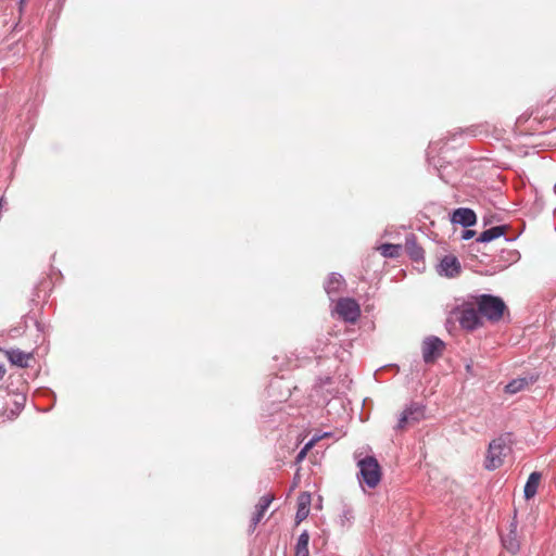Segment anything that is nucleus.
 I'll use <instances>...</instances> for the list:
<instances>
[{"mask_svg": "<svg viewBox=\"0 0 556 556\" xmlns=\"http://www.w3.org/2000/svg\"><path fill=\"white\" fill-rule=\"evenodd\" d=\"M359 472L357 475L361 484L369 489L376 488L381 481V467L375 456L368 455L357 462Z\"/></svg>", "mask_w": 556, "mask_h": 556, "instance_id": "obj_3", "label": "nucleus"}, {"mask_svg": "<svg viewBox=\"0 0 556 556\" xmlns=\"http://www.w3.org/2000/svg\"><path fill=\"white\" fill-rule=\"evenodd\" d=\"M475 303L479 308L481 317H485L489 321H498L506 311L505 302L496 295L481 294L475 296Z\"/></svg>", "mask_w": 556, "mask_h": 556, "instance_id": "obj_2", "label": "nucleus"}, {"mask_svg": "<svg viewBox=\"0 0 556 556\" xmlns=\"http://www.w3.org/2000/svg\"><path fill=\"white\" fill-rule=\"evenodd\" d=\"M25 402H26V396L24 394H17L13 402V408H11L8 414V418L14 419L15 417H17L18 414L24 408Z\"/></svg>", "mask_w": 556, "mask_h": 556, "instance_id": "obj_20", "label": "nucleus"}, {"mask_svg": "<svg viewBox=\"0 0 556 556\" xmlns=\"http://www.w3.org/2000/svg\"><path fill=\"white\" fill-rule=\"evenodd\" d=\"M4 374H5V369H4L3 365L0 364V380L3 378Z\"/></svg>", "mask_w": 556, "mask_h": 556, "instance_id": "obj_25", "label": "nucleus"}, {"mask_svg": "<svg viewBox=\"0 0 556 556\" xmlns=\"http://www.w3.org/2000/svg\"><path fill=\"white\" fill-rule=\"evenodd\" d=\"M26 0H18L20 7H22L25 3Z\"/></svg>", "mask_w": 556, "mask_h": 556, "instance_id": "obj_26", "label": "nucleus"}, {"mask_svg": "<svg viewBox=\"0 0 556 556\" xmlns=\"http://www.w3.org/2000/svg\"><path fill=\"white\" fill-rule=\"evenodd\" d=\"M311 501L312 498L308 492H302L298 496V509L295 514L296 525L301 523L307 518L309 514Z\"/></svg>", "mask_w": 556, "mask_h": 556, "instance_id": "obj_11", "label": "nucleus"}, {"mask_svg": "<svg viewBox=\"0 0 556 556\" xmlns=\"http://www.w3.org/2000/svg\"><path fill=\"white\" fill-rule=\"evenodd\" d=\"M511 434L504 433L492 440L489 444L486 457L484 462L485 469L492 471L500 468L504 458L510 453Z\"/></svg>", "mask_w": 556, "mask_h": 556, "instance_id": "obj_1", "label": "nucleus"}, {"mask_svg": "<svg viewBox=\"0 0 556 556\" xmlns=\"http://www.w3.org/2000/svg\"><path fill=\"white\" fill-rule=\"evenodd\" d=\"M542 475L539 471L530 473L523 488V495L526 500H530L535 496Z\"/></svg>", "mask_w": 556, "mask_h": 556, "instance_id": "obj_14", "label": "nucleus"}, {"mask_svg": "<svg viewBox=\"0 0 556 556\" xmlns=\"http://www.w3.org/2000/svg\"><path fill=\"white\" fill-rule=\"evenodd\" d=\"M425 417V406L417 403L412 402L400 415L397 425L395 426L396 430H403L408 424H415L420 421Z\"/></svg>", "mask_w": 556, "mask_h": 556, "instance_id": "obj_6", "label": "nucleus"}, {"mask_svg": "<svg viewBox=\"0 0 556 556\" xmlns=\"http://www.w3.org/2000/svg\"><path fill=\"white\" fill-rule=\"evenodd\" d=\"M7 357L12 365H16L21 368H26L28 367L30 354H27L18 349H11L7 351Z\"/></svg>", "mask_w": 556, "mask_h": 556, "instance_id": "obj_15", "label": "nucleus"}, {"mask_svg": "<svg viewBox=\"0 0 556 556\" xmlns=\"http://www.w3.org/2000/svg\"><path fill=\"white\" fill-rule=\"evenodd\" d=\"M535 380L536 378L533 376L530 377L529 379L526 377L513 379L510 382L506 384L505 392L509 394H516L519 391H522L530 383H533Z\"/></svg>", "mask_w": 556, "mask_h": 556, "instance_id": "obj_17", "label": "nucleus"}, {"mask_svg": "<svg viewBox=\"0 0 556 556\" xmlns=\"http://www.w3.org/2000/svg\"><path fill=\"white\" fill-rule=\"evenodd\" d=\"M502 544L510 554L518 553L520 549V543L517 539L516 530H511L506 536H503Z\"/></svg>", "mask_w": 556, "mask_h": 556, "instance_id": "obj_18", "label": "nucleus"}, {"mask_svg": "<svg viewBox=\"0 0 556 556\" xmlns=\"http://www.w3.org/2000/svg\"><path fill=\"white\" fill-rule=\"evenodd\" d=\"M466 371L471 375V376H475L476 374L473 372V366L472 364H467L466 365Z\"/></svg>", "mask_w": 556, "mask_h": 556, "instance_id": "obj_24", "label": "nucleus"}, {"mask_svg": "<svg viewBox=\"0 0 556 556\" xmlns=\"http://www.w3.org/2000/svg\"><path fill=\"white\" fill-rule=\"evenodd\" d=\"M460 263L454 255H445L438 266V273L440 276L447 278H454L460 273Z\"/></svg>", "mask_w": 556, "mask_h": 556, "instance_id": "obj_8", "label": "nucleus"}, {"mask_svg": "<svg viewBox=\"0 0 556 556\" xmlns=\"http://www.w3.org/2000/svg\"><path fill=\"white\" fill-rule=\"evenodd\" d=\"M451 222L468 228L477 223V215L475 211L469 207H458L453 211Z\"/></svg>", "mask_w": 556, "mask_h": 556, "instance_id": "obj_9", "label": "nucleus"}, {"mask_svg": "<svg viewBox=\"0 0 556 556\" xmlns=\"http://www.w3.org/2000/svg\"><path fill=\"white\" fill-rule=\"evenodd\" d=\"M337 314L346 323L354 324L361 316L358 303L351 298H341L336 305Z\"/></svg>", "mask_w": 556, "mask_h": 556, "instance_id": "obj_5", "label": "nucleus"}, {"mask_svg": "<svg viewBox=\"0 0 556 556\" xmlns=\"http://www.w3.org/2000/svg\"><path fill=\"white\" fill-rule=\"evenodd\" d=\"M344 287L345 280L343 276L338 273L330 274L324 286L325 291L331 301H333L334 296L338 295Z\"/></svg>", "mask_w": 556, "mask_h": 556, "instance_id": "obj_10", "label": "nucleus"}, {"mask_svg": "<svg viewBox=\"0 0 556 556\" xmlns=\"http://www.w3.org/2000/svg\"><path fill=\"white\" fill-rule=\"evenodd\" d=\"M321 437H316L311 439L303 448L298 453L295 460L301 462L305 458L306 453L314 446V444L320 439Z\"/></svg>", "mask_w": 556, "mask_h": 556, "instance_id": "obj_22", "label": "nucleus"}, {"mask_svg": "<svg viewBox=\"0 0 556 556\" xmlns=\"http://www.w3.org/2000/svg\"><path fill=\"white\" fill-rule=\"evenodd\" d=\"M274 501V495L267 494L261 497L258 504L256 505V511L254 513L251 519V528L254 529L258 522L262 520L265 511L268 509L269 505Z\"/></svg>", "mask_w": 556, "mask_h": 556, "instance_id": "obj_13", "label": "nucleus"}, {"mask_svg": "<svg viewBox=\"0 0 556 556\" xmlns=\"http://www.w3.org/2000/svg\"><path fill=\"white\" fill-rule=\"evenodd\" d=\"M475 235H476L475 230L466 229V230L463 231L462 239L463 240H470L471 238L475 237Z\"/></svg>", "mask_w": 556, "mask_h": 556, "instance_id": "obj_23", "label": "nucleus"}, {"mask_svg": "<svg viewBox=\"0 0 556 556\" xmlns=\"http://www.w3.org/2000/svg\"><path fill=\"white\" fill-rule=\"evenodd\" d=\"M308 541H309L308 532L303 531L298 538V541L295 544V555L294 556H309Z\"/></svg>", "mask_w": 556, "mask_h": 556, "instance_id": "obj_19", "label": "nucleus"}, {"mask_svg": "<svg viewBox=\"0 0 556 556\" xmlns=\"http://www.w3.org/2000/svg\"><path fill=\"white\" fill-rule=\"evenodd\" d=\"M458 321L466 330H475L482 326L481 314L479 308H475L472 303H463L458 306Z\"/></svg>", "mask_w": 556, "mask_h": 556, "instance_id": "obj_4", "label": "nucleus"}, {"mask_svg": "<svg viewBox=\"0 0 556 556\" xmlns=\"http://www.w3.org/2000/svg\"><path fill=\"white\" fill-rule=\"evenodd\" d=\"M444 346V342L438 337L431 336L426 338L422 343V358L425 363L434 362L442 354Z\"/></svg>", "mask_w": 556, "mask_h": 556, "instance_id": "obj_7", "label": "nucleus"}, {"mask_svg": "<svg viewBox=\"0 0 556 556\" xmlns=\"http://www.w3.org/2000/svg\"><path fill=\"white\" fill-rule=\"evenodd\" d=\"M505 231H506V226L505 225H500V226L491 227V228L482 231L479 235V237L477 239V242H480V243L491 242L492 240L497 239L501 236H504Z\"/></svg>", "mask_w": 556, "mask_h": 556, "instance_id": "obj_16", "label": "nucleus"}, {"mask_svg": "<svg viewBox=\"0 0 556 556\" xmlns=\"http://www.w3.org/2000/svg\"><path fill=\"white\" fill-rule=\"evenodd\" d=\"M405 251L413 261H419L424 258V250L417 243L416 237L409 233L405 238Z\"/></svg>", "mask_w": 556, "mask_h": 556, "instance_id": "obj_12", "label": "nucleus"}, {"mask_svg": "<svg viewBox=\"0 0 556 556\" xmlns=\"http://www.w3.org/2000/svg\"><path fill=\"white\" fill-rule=\"evenodd\" d=\"M384 257H397L400 255L401 245L393 243H383L379 248Z\"/></svg>", "mask_w": 556, "mask_h": 556, "instance_id": "obj_21", "label": "nucleus"}]
</instances>
